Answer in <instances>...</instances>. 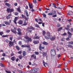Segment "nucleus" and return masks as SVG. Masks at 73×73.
I'll return each mask as SVG.
<instances>
[{"instance_id": "f257e3e1", "label": "nucleus", "mask_w": 73, "mask_h": 73, "mask_svg": "<svg viewBox=\"0 0 73 73\" xmlns=\"http://www.w3.org/2000/svg\"><path fill=\"white\" fill-rule=\"evenodd\" d=\"M46 35L47 36H45L44 37L47 40H49L50 38V33L49 32H47L46 33Z\"/></svg>"}, {"instance_id": "f03ea898", "label": "nucleus", "mask_w": 73, "mask_h": 73, "mask_svg": "<svg viewBox=\"0 0 73 73\" xmlns=\"http://www.w3.org/2000/svg\"><path fill=\"white\" fill-rule=\"evenodd\" d=\"M50 54L52 56H55L56 54V51L54 49H51L50 52Z\"/></svg>"}, {"instance_id": "7ed1b4c3", "label": "nucleus", "mask_w": 73, "mask_h": 73, "mask_svg": "<svg viewBox=\"0 0 73 73\" xmlns=\"http://www.w3.org/2000/svg\"><path fill=\"white\" fill-rule=\"evenodd\" d=\"M37 69L34 68L33 69H31L30 71V72L31 73H38V72H37Z\"/></svg>"}, {"instance_id": "20e7f679", "label": "nucleus", "mask_w": 73, "mask_h": 73, "mask_svg": "<svg viewBox=\"0 0 73 73\" xmlns=\"http://www.w3.org/2000/svg\"><path fill=\"white\" fill-rule=\"evenodd\" d=\"M6 11L7 12H13L14 11V9L13 8L10 9L9 8H7V9Z\"/></svg>"}, {"instance_id": "39448f33", "label": "nucleus", "mask_w": 73, "mask_h": 73, "mask_svg": "<svg viewBox=\"0 0 73 73\" xmlns=\"http://www.w3.org/2000/svg\"><path fill=\"white\" fill-rule=\"evenodd\" d=\"M41 46V44H40L39 48L40 50L41 51H42V49H45V47H44V46L42 47Z\"/></svg>"}, {"instance_id": "423d86ee", "label": "nucleus", "mask_w": 73, "mask_h": 73, "mask_svg": "<svg viewBox=\"0 0 73 73\" xmlns=\"http://www.w3.org/2000/svg\"><path fill=\"white\" fill-rule=\"evenodd\" d=\"M21 47H22V48H29L30 46L28 45H21Z\"/></svg>"}, {"instance_id": "0eeeda50", "label": "nucleus", "mask_w": 73, "mask_h": 73, "mask_svg": "<svg viewBox=\"0 0 73 73\" xmlns=\"http://www.w3.org/2000/svg\"><path fill=\"white\" fill-rule=\"evenodd\" d=\"M68 35V37L70 38H72V33H70L69 31H68L67 33Z\"/></svg>"}, {"instance_id": "6e6552de", "label": "nucleus", "mask_w": 73, "mask_h": 73, "mask_svg": "<svg viewBox=\"0 0 73 73\" xmlns=\"http://www.w3.org/2000/svg\"><path fill=\"white\" fill-rule=\"evenodd\" d=\"M9 46H13L14 45V43H13V42L10 41L9 42Z\"/></svg>"}, {"instance_id": "1a4fd4ad", "label": "nucleus", "mask_w": 73, "mask_h": 73, "mask_svg": "<svg viewBox=\"0 0 73 73\" xmlns=\"http://www.w3.org/2000/svg\"><path fill=\"white\" fill-rule=\"evenodd\" d=\"M12 14H10L8 15L7 16H6V18L7 19H10V18H11V16H12Z\"/></svg>"}, {"instance_id": "9d476101", "label": "nucleus", "mask_w": 73, "mask_h": 73, "mask_svg": "<svg viewBox=\"0 0 73 73\" xmlns=\"http://www.w3.org/2000/svg\"><path fill=\"white\" fill-rule=\"evenodd\" d=\"M25 41H26V42H29V41H32V39L31 38H29L27 39V40H25Z\"/></svg>"}, {"instance_id": "9b49d317", "label": "nucleus", "mask_w": 73, "mask_h": 73, "mask_svg": "<svg viewBox=\"0 0 73 73\" xmlns=\"http://www.w3.org/2000/svg\"><path fill=\"white\" fill-rule=\"evenodd\" d=\"M33 43L34 44H38L40 43V42L38 40H34L33 41Z\"/></svg>"}, {"instance_id": "f8f14e48", "label": "nucleus", "mask_w": 73, "mask_h": 73, "mask_svg": "<svg viewBox=\"0 0 73 73\" xmlns=\"http://www.w3.org/2000/svg\"><path fill=\"white\" fill-rule=\"evenodd\" d=\"M31 58H33L34 60H36V55L33 54L31 56Z\"/></svg>"}, {"instance_id": "ddd939ff", "label": "nucleus", "mask_w": 73, "mask_h": 73, "mask_svg": "<svg viewBox=\"0 0 73 73\" xmlns=\"http://www.w3.org/2000/svg\"><path fill=\"white\" fill-rule=\"evenodd\" d=\"M40 36H34L33 37V39L40 40Z\"/></svg>"}, {"instance_id": "4468645a", "label": "nucleus", "mask_w": 73, "mask_h": 73, "mask_svg": "<svg viewBox=\"0 0 73 73\" xmlns=\"http://www.w3.org/2000/svg\"><path fill=\"white\" fill-rule=\"evenodd\" d=\"M11 31H12V32L14 33L15 34H16L17 33V32L16 31L13 29H11Z\"/></svg>"}, {"instance_id": "2eb2a0df", "label": "nucleus", "mask_w": 73, "mask_h": 73, "mask_svg": "<svg viewBox=\"0 0 73 73\" xmlns=\"http://www.w3.org/2000/svg\"><path fill=\"white\" fill-rule=\"evenodd\" d=\"M28 3H29V7L30 9H33V7L32 5L31 4H30V3L29 2H28Z\"/></svg>"}, {"instance_id": "dca6fc26", "label": "nucleus", "mask_w": 73, "mask_h": 73, "mask_svg": "<svg viewBox=\"0 0 73 73\" xmlns=\"http://www.w3.org/2000/svg\"><path fill=\"white\" fill-rule=\"evenodd\" d=\"M28 29H31L32 30H35V29L34 27L31 26L28 27Z\"/></svg>"}, {"instance_id": "f3484780", "label": "nucleus", "mask_w": 73, "mask_h": 73, "mask_svg": "<svg viewBox=\"0 0 73 73\" xmlns=\"http://www.w3.org/2000/svg\"><path fill=\"white\" fill-rule=\"evenodd\" d=\"M5 5L8 7H11V4H9V3H5Z\"/></svg>"}, {"instance_id": "a211bd4d", "label": "nucleus", "mask_w": 73, "mask_h": 73, "mask_svg": "<svg viewBox=\"0 0 73 73\" xmlns=\"http://www.w3.org/2000/svg\"><path fill=\"white\" fill-rule=\"evenodd\" d=\"M19 25H21L23 24V21L21 20H20L17 23Z\"/></svg>"}, {"instance_id": "6ab92c4d", "label": "nucleus", "mask_w": 73, "mask_h": 73, "mask_svg": "<svg viewBox=\"0 0 73 73\" xmlns=\"http://www.w3.org/2000/svg\"><path fill=\"white\" fill-rule=\"evenodd\" d=\"M42 56L44 57L45 56H46V54H47L45 52H43V53H42Z\"/></svg>"}, {"instance_id": "aec40b11", "label": "nucleus", "mask_w": 73, "mask_h": 73, "mask_svg": "<svg viewBox=\"0 0 73 73\" xmlns=\"http://www.w3.org/2000/svg\"><path fill=\"white\" fill-rule=\"evenodd\" d=\"M43 64L44 66L45 67H46L45 65H48V63H45L44 60H43Z\"/></svg>"}, {"instance_id": "412c9836", "label": "nucleus", "mask_w": 73, "mask_h": 73, "mask_svg": "<svg viewBox=\"0 0 73 73\" xmlns=\"http://www.w3.org/2000/svg\"><path fill=\"white\" fill-rule=\"evenodd\" d=\"M5 24H6V25H10V23L8 22V21H5L4 22Z\"/></svg>"}, {"instance_id": "4be33fe9", "label": "nucleus", "mask_w": 73, "mask_h": 73, "mask_svg": "<svg viewBox=\"0 0 73 73\" xmlns=\"http://www.w3.org/2000/svg\"><path fill=\"white\" fill-rule=\"evenodd\" d=\"M11 60L13 61H15V60H16V58H15V56H13L11 58Z\"/></svg>"}, {"instance_id": "5701e85b", "label": "nucleus", "mask_w": 73, "mask_h": 73, "mask_svg": "<svg viewBox=\"0 0 73 73\" xmlns=\"http://www.w3.org/2000/svg\"><path fill=\"white\" fill-rule=\"evenodd\" d=\"M25 13L27 16L28 17L29 16V14H28V13L27 10H25Z\"/></svg>"}, {"instance_id": "b1692460", "label": "nucleus", "mask_w": 73, "mask_h": 73, "mask_svg": "<svg viewBox=\"0 0 73 73\" xmlns=\"http://www.w3.org/2000/svg\"><path fill=\"white\" fill-rule=\"evenodd\" d=\"M27 21L26 20H24V23L22 25H27V23H26Z\"/></svg>"}, {"instance_id": "393cba45", "label": "nucleus", "mask_w": 73, "mask_h": 73, "mask_svg": "<svg viewBox=\"0 0 73 73\" xmlns=\"http://www.w3.org/2000/svg\"><path fill=\"white\" fill-rule=\"evenodd\" d=\"M54 15V13L53 12L50 13L48 14V15L49 16H51L52 15Z\"/></svg>"}, {"instance_id": "a878e982", "label": "nucleus", "mask_w": 73, "mask_h": 73, "mask_svg": "<svg viewBox=\"0 0 73 73\" xmlns=\"http://www.w3.org/2000/svg\"><path fill=\"white\" fill-rule=\"evenodd\" d=\"M42 44L44 45H48V43H47L45 41L44 42L42 43Z\"/></svg>"}, {"instance_id": "bb28decb", "label": "nucleus", "mask_w": 73, "mask_h": 73, "mask_svg": "<svg viewBox=\"0 0 73 73\" xmlns=\"http://www.w3.org/2000/svg\"><path fill=\"white\" fill-rule=\"evenodd\" d=\"M23 57H24V56H25V55H26V52H25V51H23Z\"/></svg>"}, {"instance_id": "cd10ccee", "label": "nucleus", "mask_w": 73, "mask_h": 73, "mask_svg": "<svg viewBox=\"0 0 73 73\" xmlns=\"http://www.w3.org/2000/svg\"><path fill=\"white\" fill-rule=\"evenodd\" d=\"M17 9V11H18L20 13H21V10H20V7L18 8Z\"/></svg>"}, {"instance_id": "c85d7f7f", "label": "nucleus", "mask_w": 73, "mask_h": 73, "mask_svg": "<svg viewBox=\"0 0 73 73\" xmlns=\"http://www.w3.org/2000/svg\"><path fill=\"white\" fill-rule=\"evenodd\" d=\"M56 39V37L53 36L51 38H50L51 40H54Z\"/></svg>"}, {"instance_id": "c756f323", "label": "nucleus", "mask_w": 73, "mask_h": 73, "mask_svg": "<svg viewBox=\"0 0 73 73\" xmlns=\"http://www.w3.org/2000/svg\"><path fill=\"white\" fill-rule=\"evenodd\" d=\"M45 34H46V32H45V31H42V34L43 36H44V35H45Z\"/></svg>"}, {"instance_id": "7c9ffc66", "label": "nucleus", "mask_w": 73, "mask_h": 73, "mask_svg": "<svg viewBox=\"0 0 73 73\" xmlns=\"http://www.w3.org/2000/svg\"><path fill=\"white\" fill-rule=\"evenodd\" d=\"M23 56L21 55L19 56H18V58H19V59H20L21 60L22 59V58H23Z\"/></svg>"}, {"instance_id": "2f4dec72", "label": "nucleus", "mask_w": 73, "mask_h": 73, "mask_svg": "<svg viewBox=\"0 0 73 73\" xmlns=\"http://www.w3.org/2000/svg\"><path fill=\"white\" fill-rule=\"evenodd\" d=\"M62 29V27H61L59 28L57 30V31L58 32H59V31H61V30Z\"/></svg>"}, {"instance_id": "473e14b6", "label": "nucleus", "mask_w": 73, "mask_h": 73, "mask_svg": "<svg viewBox=\"0 0 73 73\" xmlns=\"http://www.w3.org/2000/svg\"><path fill=\"white\" fill-rule=\"evenodd\" d=\"M28 53H30L31 52V48H29V49L27 51Z\"/></svg>"}, {"instance_id": "72a5a7b5", "label": "nucleus", "mask_w": 73, "mask_h": 73, "mask_svg": "<svg viewBox=\"0 0 73 73\" xmlns=\"http://www.w3.org/2000/svg\"><path fill=\"white\" fill-rule=\"evenodd\" d=\"M68 46L69 48H73V46L70 44H69L68 45Z\"/></svg>"}, {"instance_id": "f704fd0d", "label": "nucleus", "mask_w": 73, "mask_h": 73, "mask_svg": "<svg viewBox=\"0 0 73 73\" xmlns=\"http://www.w3.org/2000/svg\"><path fill=\"white\" fill-rule=\"evenodd\" d=\"M53 5L52 6L54 7V8H57V7L56 6V5H55V4H54V3H53V4H52Z\"/></svg>"}, {"instance_id": "c9c22d12", "label": "nucleus", "mask_w": 73, "mask_h": 73, "mask_svg": "<svg viewBox=\"0 0 73 73\" xmlns=\"http://www.w3.org/2000/svg\"><path fill=\"white\" fill-rule=\"evenodd\" d=\"M9 36V35H3L2 36V37H7Z\"/></svg>"}, {"instance_id": "e433bc0d", "label": "nucleus", "mask_w": 73, "mask_h": 73, "mask_svg": "<svg viewBox=\"0 0 73 73\" xmlns=\"http://www.w3.org/2000/svg\"><path fill=\"white\" fill-rule=\"evenodd\" d=\"M24 38H25L26 39H27V40H28V39L29 38V36H24Z\"/></svg>"}, {"instance_id": "4c0bfd02", "label": "nucleus", "mask_w": 73, "mask_h": 73, "mask_svg": "<svg viewBox=\"0 0 73 73\" xmlns=\"http://www.w3.org/2000/svg\"><path fill=\"white\" fill-rule=\"evenodd\" d=\"M16 48L18 50H20V48H19V47L17 46H16Z\"/></svg>"}, {"instance_id": "58836bf2", "label": "nucleus", "mask_w": 73, "mask_h": 73, "mask_svg": "<svg viewBox=\"0 0 73 73\" xmlns=\"http://www.w3.org/2000/svg\"><path fill=\"white\" fill-rule=\"evenodd\" d=\"M35 53L36 55H38L39 54V52H38L36 51L35 52Z\"/></svg>"}, {"instance_id": "ea45409f", "label": "nucleus", "mask_w": 73, "mask_h": 73, "mask_svg": "<svg viewBox=\"0 0 73 73\" xmlns=\"http://www.w3.org/2000/svg\"><path fill=\"white\" fill-rule=\"evenodd\" d=\"M18 19V17H15L14 19V20L15 21H17V20Z\"/></svg>"}, {"instance_id": "a19ab883", "label": "nucleus", "mask_w": 73, "mask_h": 73, "mask_svg": "<svg viewBox=\"0 0 73 73\" xmlns=\"http://www.w3.org/2000/svg\"><path fill=\"white\" fill-rule=\"evenodd\" d=\"M6 32L7 33H9L10 32V30L8 29H7L6 30Z\"/></svg>"}, {"instance_id": "79ce46f5", "label": "nucleus", "mask_w": 73, "mask_h": 73, "mask_svg": "<svg viewBox=\"0 0 73 73\" xmlns=\"http://www.w3.org/2000/svg\"><path fill=\"white\" fill-rule=\"evenodd\" d=\"M68 43L70 44H71V45H73V41H70L68 42Z\"/></svg>"}, {"instance_id": "37998d69", "label": "nucleus", "mask_w": 73, "mask_h": 73, "mask_svg": "<svg viewBox=\"0 0 73 73\" xmlns=\"http://www.w3.org/2000/svg\"><path fill=\"white\" fill-rule=\"evenodd\" d=\"M35 26L36 27H37V28H39V25L37 24L35 25Z\"/></svg>"}, {"instance_id": "c03bdc74", "label": "nucleus", "mask_w": 73, "mask_h": 73, "mask_svg": "<svg viewBox=\"0 0 73 73\" xmlns=\"http://www.w3.org/2000/svg\"><path fill=\"white\" fill-rule=\"evenodd\" d=\"M28 17H26V16H25V17L24 18L25 19V20H26V21H27L28 19Z\"/></svg>"}, {"instance_id": "a18cd8bd", "label": "nucleus", "mask_w": 73, "mask_h": 73, "mask_svg": "<svg viewBox=\"0 0 73 73\" xmlns=\"http://www.w3.org/2000/svg\"><path fill=\"white\" fill-rule=\"evenodd\" d=\"M17 31L18 32H21V29H20V28H18V29Z\"/></svg>"}, {"instance_id": "49530a36", "label": "nucleus", "mask_w": 73, "mask_h": 73, "mask_svg": "<svg viewBox=\"0 0 73 73\" xmlns=\"http://www.w3.org/2000/svg\"><path fill=\"white\" fill-rule=\"evenodd\" d=\"M62 36H66L67 34L66 33H64V34H62Z\"/></svg>"}, {"instance_id": "de8ad7c7", "label": "nucleus", "mask_w": 73, "mask_h": 73, "mask_svg": "<svg viewBox=\"0 0 73 73\" xmlns=\"http://www.w3.org/2000/svg\"><path fill=\"white\" fill-rule=\"evenodd\" d=\"M33 2L34 4H37V1L36 0H34Z\"/></svg>"}, {"instance_id": "09e8293b", "label": "nucleus", "mask_w": 73, "mask_h": 73, "mask_svg": "<svg viewBox=\"0 0 73 73\" xmlns=\"http://www.w3.org/2000/svg\"><path fill=\"white\" fill-rule=\"evenodd\" d=\"M18 14H19V13L17 12H16L15 13V16H18Z\"/></svg>"}, {"instance_id": "8fccbe9b", "label": "nucleus", "mask_w": 73, "mask_h": 73, "mask_svg": "<svg viewBox=\"0 0 73 73\" xmlns=\"http://www.w3.org/2000/svg\"><path fill=\"white\" fill-rule=\"evenodd\" d=\"M61 41H65V38H62L61 39Z\"/></svg>"}, {"instance_id": "3c124183", "label": "nucleus", "mask_w": 73, "mask_h": 73, "mask_svg": "<svg viewBox=\"0 0 73 73\" xmlns=\"http://www.w3.org/2000/svg\"><path fill=\"white\" fill-rule=\"evenodd\" d=\"M52 17H57V15L55 14L54 15H53L52 16Z\"/></svg>"}, {"instance_id": "603ef678", "label": "nucleus", "mask_w": 73, "mask_h": 73, "mask_svg": "<svg viewBox=\"0 0 73 73\" xmlns=\"http://www.w3.org/2000/svg\"><path fill=\"white\" fill-rule=\"evenodd\" d=\"M17 34H18V35H22V33L21 32H19L17 33Z\"/></svg>"}, {"instance_id": "864d4df0", "label": "nucleus", "mask_w": 73, "mask_h": 73, "mask_svg": "<svg viewBox=\"0 0 73 73\" xmlns=\"http://www.w3.org/2000/svg\"><path fill=\"white\" fill-rule=\"evenodd\" d=\"M18 72L19 73H23V71H21L20 70H18Z\"/></svg>"}, {"instance_id": "5fc2aeb1", "label": "nucleus", "mask_w": 73, "mask_h": 73, "mask_svg": "<svg viewBox=\"0 0 73 73\" xmlns=\"http://www.w3.org/2000/svg\"><path fill=\"white\" fill-rule=\"evenodd\" d=\"M25 17V16H24V15L23 14L22 15V17L23 19H24Z\"/></svg>"}, {"instance_id": "6e6d98bb", "label": "nucleus", "mask_w": 73, "mask_h": 73, "mask_svg": "<svg viewBox=\"0 0 73 73\" xmlns=\"http://www.w3.org/2000/svg\"><path fill=\"white\" fill-rule=\"evenodd\" d=\"M5 72L6 73H11V71H9L7 70H5Z\"/></svg>"}, {"instance_id": "4d7b16f0", "label": "nucleus", "mask_w": 73, "mask_h": 73, "mask_svg": "<svg viewBox=\"0 0 73 73\" xmlns=\"http://www.w3.org/2000/svg\"><path fill=\"white\" fill-rule=\"evenodd\" d=\"M65 29H66V30H67V31H70V29H69V28H67L66 27L65 28Z\"/></svg>"}, {"instance_id": "13d9d810", "label": "nucleus", "mask_w": 73, "mask_h": 73, "mask_svg": "<svg viewBox=\"0 0 73 73\" xmlns=\"http://www.w3.org/2000/svg\"><path fill=\"white\" fill-rule=\"evenodd\" d=\"M28 31H29V33H32V30H29Z\"/></svg>"}, {"instance_id": "bf43d9fd", "label": "nucleus", "mask_w": 73, "mask_h": 73, "mask_svg": "<svg viewBox=\"0 0 73 73\" xmlns=\"http://www.w3.org/2000/svg\"><path fill=\"white\" fill-rule=\"evenodd\" d=\"M19 58H17L15 60V61L16 62H18L19 61Z\"/></svg>"}, {"instance_id": "052dcab7", "label": "nucleus", "mask_w": 73, "mask_h": 73, "mask_svg": "<svg viewBox=\"0 0 73 73\" xmlns=\"http://www.w3.org/2000/svg\"><path fill=\"white\" fill-rule=\"evenodd\" d=\"M5 41L7 42V43H8V42H9V40H8V39L6 40Z\"/></svg>"}, {"instance_id": "680f3d73", "label": "nucleus", "mask_w": 73, "mask_h": 73, "mask_svg": "<svg viewBox=\"0 0 73 73\" xmlns=\"http://www.w3.org/2000/svg\"><path fill=\"white\" fill-rule=\"evenodd\" d=\"M35 20L36 21V22H37V23H38V20L36 18L35 19Z\"/></svg>"}, {"instance_id": "e2e57ef3", "label": "nucleus", "mask_w": 73, "mask_h": 73, "mask_svg": "<svg viewBox=\"0 0 73 73\" xmlns=\"http://www.w3.org/2000/svg\"><path fill=\"white\" fill-rule=\"evenodd\" d=\"M5 53H3V54H2V56H5Z\"/></svg>"}, {"instance_id": "0e129e2a", "label": "nucleus", "mask_w": 73, "mask_h": 73, "mask_svg": "<svg viewBox=\"0 0 73 73\" xmlns=\"http://www.w3.org/2000/svg\"><path fill=\"white\" fill-rule=\"evenodd\" d=\"M22 52H21V51H18V53L19 54H21Z\"/></svg>"}, {"instance_id": "69168bd1", "label": "nucleus", "mask_w": 73, "mask_h": 73, "mask_svg": "<svg viewBox=\"0 0 73 73\" xmlns=\"http://www.w3.org/2000/svg\"><path fill=\"white\" fill-rule=\"evenodd\" d=\"M57 56H58V58H60V56H61V54H58L57 55Z\"/></svg>"}, {"instance_id": "338daca9", "label": "nucleus", "mask_w": 73, "mask_h": 73, "mask_svg": "<svg viewBox=\"0 0 73 73\" xmlns=\"http://www.w3.org/2000/svg\"><path fill=\"white\" fill-rule=\"evenodd\" d=\"M57 9H62V8L60 7H57Z\"/></svg>"}, {"instance_id": "774afa93", "label": "nucleus", "mask_w": 73, "mask_h": 73, "mask_svg": "<svg viewBox=\"0 0 73 73\" xmlns=\"http://www.w3.org/2000/svg\"><path fill=\"white\" fill-rule=\"evenodd\" d=\"M69 38H69V37H68L67 38H66V40L67 41H68V40H69Z\"/></svg>"}]
</instances>
